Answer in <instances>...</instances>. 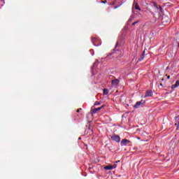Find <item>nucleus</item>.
<instances>
[{
  "label": "nucleus",
  "mask_w": 179,
  "mask_h": 179,
  "mask_svg": "<svg viewBox=\"0 0 179 179\" xmlns=\"http://www.w3.org/2000/svg\"><path fill=\"white\" fill-rule=\"evenodd\" d=\"M146 50H144L143 52V54L145 55V52Z\"/></svg>",
  "instance_id": "21"
},
{
  "label": "nucleus",
  "mask_w": 179,
  "mask_h": 179,
  "mask_svg": "<svg viewBox=\"0 0 179 179\" xmlns=\"http://www.w3.org/2000/svg\"><path fill=\"white\" fill-rule=\"evenodd\" d=\"M111 55H113V59H115L117 58V55L115 54V52L110 53V54L108 55V57H111Z\"/></svg>",
  "instance_id": "10"
},
{
  "label": "nucleus",
  "mask_w": 179,
  "mask_h": 179,
  "mask_svg": "<svg viewBox=\"0 0 179 179\" xmlns=\"http://www.w3.org/2000/svg\"><path fill=\"white\" fill-rule=\"evenodd\" d=\"M92 44H94V45H96V46L99 45L96 43H97V38L92 37Z\"/></svg>",
  "instance_id": "9"
},
{
  "label": "nucleus",
  "mask_w": 179,
  "mask_h": 179,
  "mask_svg": "<svg viewBox=\"0 0 179 179\" xmlns=\"http://www.w3.org/2000/svg\"><path fill=\"white\" fill-rule=\"evenodd\" d=\"M145 59V55L142 53L141 57L138 59V61L141 62V61H143Z\"/></svg>",
  "instance_id": "13"
},
{
  "label": "nucleus",
  "mask_w": 179,
  "mask_h": 179,
  "mask_svg": "<svg viewBox=\"0 0 179 179\" xmlns=\"http://www.w3.org/2000/svg\"><path fill=\"white\" fill-rule=\"evenodd\" d=\"M134 8L136 10H141V7H139V4L138 3H134Z\"/></svg>",
  "instance_id": "11"
},
{
  "label": "nucleus",
  "mask_w": 179,
  "mask_h": 179,
  "mask_svg": "<svg viewBox=\"0 0 179 179\" xmlns=\"http://www.w3.org/2000/svg\"><path fill=\"white\" fill-rule=\"evenodd\" d=\"M153 96V91L152 90H148L145 92L144 97H152Z\"/></svg>",
  "instance_id": "4"
},
{
  "label": "nucleus",
  "mask_w": 179,
  "mask_h": 179,
  "mask_svg": "<svg viewBox=\"0 0 179 179\" xmlns=\"http://www.w3.org/2000/svg\"><path fill=\"white\" fill-rule=\"evenodd\" d=\"M120 161L117 162L116 163H118Z\"/></svg>",
  "instance_id": "27"
},
{
  "label": "nucleus",
  "mask_w": 179,
  "mask_h": 179,
  "mask_svg": "<svg viewBox=\"0 0 179 179\" xmlns=\"http://www.w3.org/2000/svg\"><path fill=\"white\" fill-rule=\"evenodd\" d=\"M111 140L113 142H116L117 143H120V142H121V137H120V136H118L117 134H113L111 136Z\"/></svg>",
  "instance_id": "1"
},
{
  "label": "nucleus",
  "mask_w": 179,
  "mask_h": 179,
  "mask_svg": "<svg viewBox=\"0 0 179 179\" xmlns=\"http://www.w3.org/2000/svg\"><path fill=\"white\" fill-rule=\"evenodd\" d=\"M146 102L143 100H141L140 101H138L134 105V108H141V107H143Z\"/></svg>",
  "instance_id": "2"
},
{
  "label": "nucleus",
  "mask_w": 179,
  "mask_h": 179,
  "mask_svg": "<svg viewBox=\"0 0 179 179\" xmlns=\"http://www.w3.org/2000/svg\"><path fill=\"white\" fill-rule=\"evenodd\" d=\"M153 6L155 8V9H157V10H159V5H157V3H156L155 1L152 2Z\"/></svg>",
  "instance_id": "12"
},
{
  "label": "nucleus",
  "mask_w": 179,
  "mask_h": 179,
  "mask_svg": "<svg viewBox=\"0 0 179 179\" xmlns=\"http://www.w3.org/2000/svg\"><path fill=\"white\" fill-rule=\"evenodd\" d=\"M80 110H82V108H79V109H78L76 111H77V113H80Z\"/></svg>",
  "instance_id": "20"
},
{
  "label": "nucleus",
  "mask_w": 179,
  "mask_h": 179,
  "mask_svg": "<svg viewBox=\"0 0 179 179\" xmlns=\"http://www.w3.org/2000/svg\"><path fill=\"white\" fill-rule=\"evenodd\" d=\"M158 10H159V12L161 13H163V8H162V6H159Z\"/></svg>",
  "instance_id": "16"
},
{
  "label": "nucleus",
  "mask_w": 179,
  "mask_h": 179,
  "mask_svg": "<svg viewBox=\"0 0 179 179\" xmlns=\"http://www.w3.org/2000/svg\"><path fill=\"white\" fill-rule=\"evenodd\" d=\"M175 86H176L175 84H174V85H171V89H173V90L176 89V87H175Z\"/></svg>",
  "instance_id": "19"
},
{
  "label": "nucleus",
  "mask_w": 179,
  "mask_h": 179,
  "mask_svg": "<svg viewBox=\"0 0 179 179\" xmlns=\"http://www.w3.org/2000/svg\"><path fill=\"white\" fill-rule=\"evenodd\" d=\"M174 85H175V87H178V86H179V80H177Z\"/></svg>",
  "instance_id": "15"
},
{
  "label": "nucleus",
  "mask_w": 179,
  "mask_h": 179,
  "mask_svg": "<svg viewBox=\"0 0 179 179\" xmlns=\"http://www.w3.org/2000/svg\"><path fill=\"white\" fill-rule=\"evenodd\" d=\"M162 22L163 23H169L170 22V18L166 15H163Z\"/></svg>",
  "instance_id": "7"
},
{
  "label": "nucleus",
  "mask_w": 179,
  "mask_h": 179,
  "mask_svg": "<svg viewBox=\"0 0 179 179\" xmlns=\"http://www.w3.org/2000/svg\"><path fill=\"white\" fill-rule=\"evenodd\" d=\"M163 85V84H160V86H162Z\"/></svg>",
  "instance_id": "25"
},
{
  "label": "nucleus",
  "mask_w": 179,
  "mask_h": 179,
  "mask_svg": "<svg viewBox=\"0 0 179 179\" xmlns=\"http://www.w3.org/2000/svg\"><path fill=\"white\" fill-rule=\"evenodd\" d=\"M167 79H170V76H167Z\"/></svg>",
  "instance_id": "23"
},
{
  "label": "nucleus",
  "mask_w": 179,
  "mask_h": 179,
  "mask_svg": "<svg viewBox=\"0 0 179 179\" xmlns=\"http://www.w3.org/2000/svg\"><path fill=\"white\" fill-rule=\"evenodd\" d=\"M117 45H118V42L116 43V46H115V48H117Z\"/></svg>",
  "instance_id": "24"
},
{
  "label": "nucleus",
  "mask_w": 179,
  "mask_h": 179,
  "mask_svg": "<svg viewBox=\"0 0 179 179\" xmlns=\"http://www.w3.org/2000/svg\"><path fill=\"white\" fill-rule=\"evenodd\" d=\"M103 94H108V90L107 88L103 89Z\"/></svg>",
  "instance_id": "14"
},
{
  "label": "nucleus",
  "mask_w": 179,
  "mask_h": 179,
  "mask_svg": "<svg viewBox=\"0 0 179 179\" xmlns=\"http://www.w3.org/2000/svg\"><path fill=\"white\" fill-rule=\"evenodd\" d=\"M106 2H107L106 1H101L102 3H106Z\"/></svg>",
  "instance_id": "22"
},
{
  "label": "nucleus",
  "mask_w": 179,
  "mask_h": 179,
  "mask_svg": "<svg viewBox=\"0 0 179 179\" xmlns=\"http://www.w3.org/2000/svg\"><path fill=\"white\" fill-rule=\"evenodd\" d=\"M100 104H101V102L96 101L94 106H100Z\"/></svg>",
  "instance_id": "17"
},
{
  "label": "nucleus",
  "mask_w": 179,
  "mask_h": 179,
  "mask_svg": "<svg viewBox=\"0 0 179 179\" xmlns=\"http://www.w3.org/2000/svg\"><path fill=\"white\" fill-rule=\"evenodd\" d=\"M118 83H120V80L118 79L113 80H112V86L115 87L118 86Z\"/></svg>",
  "instance_id": "8"
},
{
  "label": "nucleus",
  "mask_w": 179,
  "mask_h": 179,
  "mask_svg": "<svg viewBox=\"0 0 179 179\" xmlns=\"http://www.w3.org/2000/svg\"><path fill=\"white\" fill-rule=\"evenodd\" d=\"M104 107H106V105H102L101 107L94 108L92 110V114H96V113H97V111H100V110H102V108H104Z\"/></svg>",
  "instance_id": "6"
},
{
  "label": "nucleus",
  "mask_w": 179,
  "mask_h": 179,
  "mask_svg": "<svg viewBox=\"0 0 179 179\" xmlns=\"http://www.w3.org/2000/svg\"><path fill=\"white\" fill-rule=\"evenodd\" d=\"M117 167V164L113 165H108L103 167L105 170H113V169H115Z\"/></svg>",
  "instance_id": "5"
},
{
  "label": "nucleus",
  "mask_w": 179,
  "mask_h": 179,
  "mask_svg": "<svg viewBox=\"0 0 179 179\" xmlns=\"http://www.w3.org/2000/svg\"><path fill=\"white\" fill-rule=\"evenodd\" d=\"M131 141L127 140V138H124L121 141L120 145L121 146H127V145H129Z\"/></svg>",
  "instance_id": "3"
},
{
  "label": "nucleus",
  "mask_w": 179,
  "mask_h": 179,
  "mask_svg": "<svg viewBox=\"0 0 179 179\" xmlns=\"http://www.w3.org/2000/svg\"><path fill=\"white\" fill-rule=\"evenodd\" d=\"M138 22H139V21H136V22H133L132 26H135V24H136Z\"/></svg>",
  "instance_id": "18"
},
{
  "label": "nucleus",
  "mask_w": 179,
  "mask_h": 179,
  "mask_svg": "<svg viewBox=\"0 0 179 179\" xmlns=\"http://www.w3.org/2000/svg\"><path fill=\"white\" fill-rule=\"evenodd\" d=\"M176 118H179V116H177Z\"/></svg>",
  "instance_id": "26"
}]
</instances>
